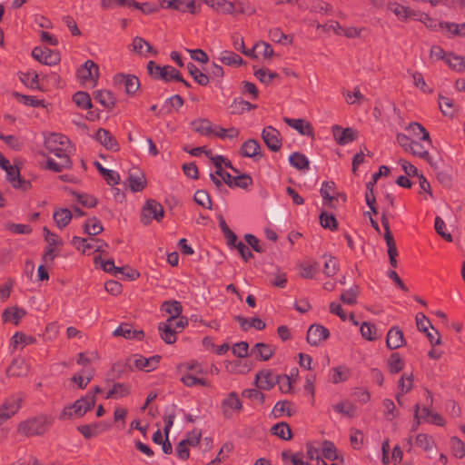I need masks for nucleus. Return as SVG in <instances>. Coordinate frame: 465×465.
I'll return each instance as SVG.
<instances>
[{"instance_id":"36","label":"nucleus","mask_w":465,"mask_h":465,"mask_svg":"<svg viewBox=\"0 0 465 465\" xmlns=\"http://www.w3.org/2000/svg\"><path fill=\"white\" fill-rule=\"evenodd\" d=\"M129 392V387L124 383H114L108 386L105 397L107 399H118L124 397Z\"/></svg>"},{"instance_id":"32","label":"nucleus","mask_w":465,"mask_h":465,"mask_svg":"<svg viewBox=\"0 0 465 465\" xmlns=\"http://www.w3.org/2000/svg\"><path fill=\"white\" fill-rule=\"evenodd\" d=\"M162 310L170 314V317L166 322H172L181 315L183 312V306L178 301H166L162 304Z\"/></svg>"},{"instance_id":"4","label":"nucleus","mask_w":465,"mask_h":465,"mask_svg":"<svg viewBox=\"0 0 465 465\" xmlns=\"http://www.w3.org/2000/svg\"><path fill=\"white\" fill-rule=\"evenodd\" d=\"M94 406V398L84 397L73 405L65 407L61 414L62 419L80 418Z\"/></svg>"},{"instance_id":"34","label":"nucleus","mask_w":465,"mask_h":465,"mask_svg":"<svg viewBox=\"0 0 465 465\" xmlns=\"http://www.w3.org/2000/svg\"><path fill=\"white\" fill-rule=\"evenodd\" d=\"M60 159L59 162H55L52 158H48L46 162V168L54 172L60 173L64 169H70L72 167V161L69 155H63V157H58Z\"/></svg>"},{"instance_id":"53","label":"nucleus","mask_w":465,"mask_h":465,"mask_svg":"<svg viewBox=\"0 0 465 465\" xmlns=\"http://www.w3.org/2000/svg\"><path fill=\"white\" fill-rule=\"evenodd\" d=\"M439 107L445 116L452 117L455 113L454 104L450 98L439 94Z\"/></svg>"},{"instance_id":"54","label":"nucleus","mask_w":465,"mask_h":465,"mask_svg":"<svg viewBox=\"0 0 465 465\" xmlns=\"http://www.w3.org/2000/svg\"><path fill=\"white\" fill-rule=\"evenodd\" d=\"M219 60L226 65H242L243 64L242 58L232 51H223Z\"/></svg>"},{"instance_id":"10","label":"nucleus","mask_w":465,"mask_h":465,"mask_svg":"<svg viewBox=\"0 0 465 465\" xmlns=\"http://www.w3.org/2000/svg\"><path fill=\"white\" fill-rule=\"evenodd\" d=\"M330 331L321 324H312L307 331L306 340L309 344L318 346L321 341L329 338Z\"/></svg>"},{"instance_id":"9","label":"nucleus","mask_w":465,"mask_h":465,"mask_svg":"<svg viewBox=\"0 0 465 465\" xmlns=\"http://www.w3.org/2000/svg\"><path fill=\"white\" fill-rule=\"evenodd\" d=\"M280 135V132L272 126L264 127L262 132V138L264 143L272 152H278L282 148Z\"/></svg>"},{"instance_id":"60","label":"nucleus","mask_w":465,"mask_h":465,"mask_svg":"<svg viewBox=\"0 0 465 465\" xmlns=\"http://www.w3.org/2000/svg\"><path fill=\"white\" fill-rule=\"evenodd\" d=\"M74 195H75L77 201L84 206L87 208H94L97 205L98 200L93 195H89L86 193H80L76 192H72Z\"/></svg>"},{"instance_id":"31","label":"nucleus","mask_w":465,"mask_h":465,"mask_svg":"<svg viewBox=\"0 0 465 465\" xmlns=\"http://www.w3.org/2000/svg\"><path fill=\"white\" fill-rule=\"evenodd\" d=\"M114 375L117 376H130L134 372L133 358H127L124 361H117L112 367Z\"/></svg>"},{"instance_id":"24","label":"nucleus","mask_w":465,"mask_h":465,"mask_svg":"<svg viewBox=\"0 0 465 465\" xmlns=\"http://www.w3.org/2000/svg\"><path fill=\"white\" fill-rule=\"evenodd\" d=\"M239 153L242 157L254 158L256 156H262L261 145L255 139H248L245 141L239 151Z\"/></svg>"},{"instance_id":"19","label":"nucleus","mask_w":465,"mask_h":465,"mask_svg":"<svg viewBox=\"0 0 465 465\" xmlns=\"http://www.w3.org/2000/svg\"><path fill=\"white\" fill-rule=\"evenodd\" d=\"M332 133L337 143L340 145H345L357 139V131L350 127L342 128L339 125H333Z\"/></svg>"},{"instance_id":"51","label":"nucleus","mask_w":465,"mask_h":465,"mask_svg":"<svg viewBox=\"0 0 465 465\" xmlns=\"http://www.w3.org/2000/svg\"><path fill=\"white\" fill-rule=\"evenodd\" d=\"M446 64L456 72H463L464 70V57L457 55L453 53H449L446 58Z\"/></svg>"},{"instance_id":"52","label":"nucleus","mask_w":465,"mask_h":465,"mask_svg":"<svg viewBox=\"0 0 465 465\" xmlns=\"http://www.w3.org/2000/svg\"><path fill=\"white\" fill-rule=\"evenodd\" d=\"M13 96L26 105L33 107H45V100L37 99L35 96L22 94L18 92H13Z\"/></svg>"},{"instance_id":"23","label":"nucleus","mask_w":465,"mask_h":465,"mask_svg":"<svg viewBox=\"0 0 465 465\" xmlns=\"http://www.w3.org/2000/svg\"><path fill=\"white\" fill-rule=\"evenodd\" d=\"M114 336H121L125 339H136L142 341L144 337L143 331L132 330V325L127 322L120 324V326L113 332Z\"/></svg>"},{"instance_id":"22","label":"nucleus","mask_w":465,"mask_h":465,"mask_svg":"<svg viewBox=\"0 0 465 465\" xmlns=\"http://www.w3.org/2000/svg\"><path fill=\"white\" fill-rule=\"evenodd\" d=\"M387 347L391 350H396L405 344V339L402 331L394 326L391 328L386 337Z\"/></svg>"},{"instance_id":"61","label":"nucleus","mask_w":465,"mask_h":465,"mask_svg":"<svg viewBox=\"0 0 465 465\" xmlns=\"http://www.w3.org/2000/svg\"><path fill=\"white\" fill-rule=\"evenodd\" d=\"M254 75L264 84H269L272 80L280 77L276 72H271L266 68H260L254 72Z\"/></svg>"},{"instance_id":"39","label":"nucleus","mask_w":465,"mask_h":465,"mask_svg":"<svg viewBox=\"0 0 465 465\" xmlns=\"http://www.w3.org/2000/svg\"><path fill=\"white\" fill-rule=\"evenodd\" d=\"M73 217V213L67 208H61L54 213V220L56 225L63 229L68 225Z\"/></svg>"},{"instance_id":"6","label":"nucleus","mask_w":465,"mask_h":465,"mask_svg":"<svg viewBox=\"0 0 465 465\" xmlns=\"http://www.w3.org/2000/svg\"><path fill=\"white\" fill-rule=\"evenodd\" d=\"M414 419L417 420V424L427 422L438 426L445 425L444 418L426 406L420 408L419 405H416L414 410Z\"/></svg>"},{"instance_id":"40","label":"nucleus","mask_w":465,"mask_h":465,"mask_svg":"<svg viewBox=\"0 0 465 465\" xmlns=\"http://www.w3.org/2000/svg\"><path fill=\"white\" fill-rule=\"evenodd\" d=\"M289 162L292 166L300 171L308 170L310 166L308 158L303 153L299 152L292 153L289 157Z\"/></svg>"},{"instance_id":"16","label":"nucleus","mask_w":465,"mask_h":465,"mask_svg":"<svg viewBox=\"0 0 465 465\" xmlns=\"http://www.w3.org/2000/svg\"><path fill=\"white\" fill-rule=\"evenodd\" d=\"M242 405L238 396L232 392L223 401L222 411L225 418L230 419L235 413L239 412Z\"/></svg>"},{"instance_id":"38","label":"nucleus","mask_w":465,"mask_h":465,"mask_svg":"<svg viewBox=\"0 0 465 465\" xmlns=\"http://www.w3.org/2000/svg\"><path fill=\"white\" fill-rule=\"evenodd\" d=\"M186 67L190 75L199 85L206 86L209 84L208 75L201 72L193 63H188Z\"/></svg>"},{"instance_id":"64","label":"nucleus","mask_w":465,"mask_h":465,"mask_svg":"<svg viewBox=\"0 0 465 465\" xmlns=\"http://www.w3.org/2000/svg\"><path fill=\"white\" fill-rule=\"evenodd\" d=\"M269 37L275 43L282 44L284 41H288L291 44L292 42V36L283 34L280 28L271 29L269 31Z\"/></svg>"},{"instance_id":"63","label":"nucleus","mask_w":465,"mask_h":465,"mask_svg":"<svg viewBox=\"0 0 465 465\" xmlns=\"http://www.w3.org/2000/svg\"><path fill=\"white\" fill-rule=\"evenodd\" d=\"M434 227L436 232L442 237L446 242H451L453 241L452 235L450 232H446V225L444 221L440 217L437 216L435 218Z\"/></svg>"},{"instance_id":"57","label":"nucleus","mask_w":465,"mask_h":465,"mask_svg":"<svg viewBox=\"0 0 465 465\" xmlns=\"http://www.w3.org/2000/svg\"><path fill=\"white\" fill-rule=\"evenodd\" d=\"M450 446L452 454L456 458L462 459L463 457H465V444L460 439L457 437H451L450 440Z\"/></svg>"},{"instance_id":"41","label":"nucleus","mask_w":465,"mask_h":465,"mask_svg":"<svg viewBox=\"0 0 465 465\" xmlns=\"http://www.w3.org/2000/svg\"><path fill=\"white\" fill-rule=\"evenodd\" d=\"M387 366L390 371V374H398L404 367V361L398 352H393L390 355L387 361Z\"/></svg>"},{"instance_id":"26","label":"nucleus","mask_w":465,"mask_h":465,"mask_svg":"<svg viewBox=\"0 0 465 465\" xmlns=\"http://www.w3.org/2000/svg\"><path fill=\"white\" fill-rule=\"evenodd\" d=\"M182 413V411L174 405L167 406L163 412V433L164 436L168 437L170 430L173 424L175 418Z\"/></svg>"},{"instance_id":"43","label":"nucleus","mask_w":465,"mask_h":465,"mask_svg":"<svg viewBox=\"0 0 465 465\" xmlns=\"http://www.w3.org/2000/svg\"><path fill=\"white\" fill-rule=\"evenodd\" d=\"M19 79L31 89H39V76L35 71L19 73Z\"/></svg>"},{"instance_id":"29","label":"nucleus","mask_w":465,"mask_h":465,"mask_svg":"<svg viewBox=\"0 0 465 465\" xmlns=\"http://www.w3.org/2000/svg\"><path fill=\"white\" fill-rule=\"evenodd\" d=\"M26 315V311L17 306L6 308L3 313L2 318L5 322H12L15 325H18L22 318Z\"/></svg>"},{"instance_id":"25","label":"nucleus","mask_w":465,"mask_h":465,"mask_svg":"<svg viewBox=\"0 0 465 465\" xmlns=\"http://www.w3.org/2000/svg\"><path fill=\"white\" fill-rule=\"evenodd\" d=\"M93 95L94 100L107 110H112L115 106V97L109 90H96L93 93Z\"/></svg>"},{"instance_id":"30","label":"nucleus","mask_w":465,"mask_h":465,"mask_svg":"<svg viewBox=\"0 0 465 465\" xmlns=\"http://www.w3.org/2000/svg\"><path fill=\"white\" fill-rule=\"evenodd\" d=\"M256 108V104H252L241 97L233 99L232 103L229 106L230 114L237 115L242 114L246 111H251Z\"/></svg>"},{"instance_id":"14","label":"nucleus","mask_w":465,"mask_h":465,"mask_svg":"<svg viewBox=\"0 0 465 465\" xmlns=\"http://www.w3.org/2000/svg\"><path fill=\"white\" fill-rule=\"evenodd\" d=\"M297 381L298 380H255V384L257 388L266 390L278 383L282 391L291 392L293 391Z\"/></svg>"},{"instance_id":"37","label":"nucleus","mask_w":465,"mask_h":465,"mask_svg":"<svg viewBox=\"0 0 465 465\" xmlns=\"http://www.w3.org/2000/svg\"><path fill=\"white\" fill-rule=\"evenodd\" d=\"M410 153H411L414 156L427 161L434 170L438 169L437 166L432 163L428 150H426L424 146L419 142L413 141Z\"/></svg>"},{"instance_id":"12","label":"nucleus","mask_w":465,"mask_h":465,"mask_svg":"<svg viewBox=\"0 0 465 465\" xmlns=\"http://www.w3.org/2000/svg\"><path fill=\"white\" fill-rule=\"evenodd\" d=\"M132 358L134 370L137 369L147 372L155 370L161 360L160 355H153L150 358H145L140 354H134Z\"/></svg>"},{"instance_id":"50","label":"nucleus","mask_w":465,"mask_h":465,"mask_svg":"<svg viewBox=\"0 0 465 465\" xmlns=\"http://www.w3.org/2000/svg\"><path fill=\"white\" fill-rule=\"evenodd\" d=\"M194 202L203 208L212 210L213 203L209 193L206 190H197L193 195Z\"/></svg>"},{"instance_id":"47","label":"nucleus","mask_w":465,"mask_h":465,"mask_svg":"<svg viewBox=\"0 0 465 465\" xmlns=\"http://www.w3.org/2000/svg\"><path fill=\"white\" fill-rule=\"evenodd\" d=\"M407 130L411 131L413 135H419L421 134L422 135L420 139L423 142H427L430 145H431L432 141L430 139L429 132L420 123H411L407 127Z\"/></svg>"},{"instance_id":"5","label":"nucleus","mask_w":465,"mask_h":465,"mask_svg":"<svg viewBox=\"0 0 465 465\" xmlns=\"http://www.w3.org/2000/svg\"><path fill=\"white\" fill-rule=\"evenodd\" d=\"M48 423V418L42 415L22 422L19 425L18 430L25 435H38L44 433Z\"/></svg>"},{"instance_id":"15","label":"nucleus","mask_w":465,"mask_h":465,"mask_svg":"<svg viewBox=\"0 0 465 465\" xmlns=\"http://www.w3.org/2000/svg\"><path fill=\"white\" fill-rule=\"evenodd\" d=\"M381 222V224L385 231L384 239H385L386 244L388 246V255H389V257H397L398 250H397L394 237L390 229L389 219L387 217V211L385 209L382 210Z\"/></svg>"},{"instance_id":"45","label":"nucleus","mask_w":465,"mask_h":465,"mask_svg":"<svg viewBox=\"0 0 465 465\" xmlns=\"http://www.w3.org/2000/svg\"><path fill=\"white\" fill-rule=\"evenodd\" d=\"M192 125L194 126L195 132L202 135L210 136L213 134L212 123L208 119H197L192 122Z\"/></svg>"},{"instance_id":"35","label":"nucleus","mask_w":465,"mask_h":465,"mask_svg":"<svg viewBox=\"0 0 465 465\" xmlns=\"http://www.w3.org/2000/svg\"><path fill=\"white\" fill-rule=\"evenodd\" d=\"M171 322H160L158 331L161 333V338L167 344H173L176 341V331L171 328Z\"/></svg>"},{"instance_id":"48","label":"nucleus","mask_w":465,"mask_h":465,"mask_svg":"<svg viewBox=\"0 0 465 465\" xmlns=\"http://www.w3.org/2000/svg\"><path fill=\"white\" fill-rule=\"evenodd\" d=\"M319 219L321 225L324 229H329L331 231H336L338 229V221L332 213L322 212Z\"/></svg>"},{"instance_id":"13","label":"nucleus","mask_w":465,"mask_h":465,"mask_svg":"<svg viewBox=\"0 0 465 465\" xmlns=\"http://www.w3.org/2000/svg\"><path fill=\"white\" fill-rule=\"evenodd\" d=\"M172 65L161 66L154 61L151 60L146 64V69L149 76L153 80H163L166 83L170 82L169 75L171 74L170 69Z\"/></svg>"},{"instance_id":"42","label":"nucleus","mask_w":465,"mask_h":465,"mask_svg":"<svg viewBox=\"0 0 465 465\" xmlns=\"http://www.w3.org/2000/svg\"><path fill=\"white\" fill-rule=\"evenodd\" d=\"M439 28L446 32L448 38H453L455 36L462 37L460 24L442 21L439 23Z\"/></svg>"},{"instance_id":"2","label":"nucleus","mask_w":465,"mask_h":465,"mask_svg":"<svg viewBox=\"0 0 465 465\" xmlns=\"http://www.w3.org/2000/svg\"><path fill=\"white\" fill-rule=\"evenodd\" d=\"M164 217L163 205L154 199H148L141 211V223L149 225L153 220L161 222Z\"/></svg>"},{"instance_id":"1","label":"nucleus","mask_w":465,"mask_h":465,"mask_svg":"<svg viewBox=\"0 0 465 465\" xmlns=\"http://www.w3.org/2000/svg\"><path fill=\"white\" fill-rule=\"evenodd\" d=\"M178 370L181 373L183 372L182 378H196L198 374L212 376L219 374V369L215 365L196 361L182 363L178 366Z\"/></svg>"},{"instance_id":"44","label":"nucleus","mask_w":465,"mask_h":465,"mask_svg":"<svg viewBox=\"0 0 465 465\" xmlns=\"http://www.w3.org/2000/svg\"><path fill=\"white\" fill-rule=\"evenodd\" d=\"M135 0H101V7L104 10L115 7H133L136 6Z\"/></svg>"},{"instance_id":"59","label":"nucleus","mask_w":465,"mask_h":465,"mask_svg":"<svg viewBox=\"0 0 465 465\" xmlns=\"http://www.w3.org/2000/svg\"><path fill=\"white\" fill-rule=\"evenodd\" d=\"M272 432L282 440H290L292 438V431L288 424L279 422L272 428Z\"/></svg>"},{"instance_id":"7","label":"nucleus","mask_w":465,"mask_h":465,"mask_svg":"<svg viewBox=\"0 0 465 465\" xmlns=\"http://www.w3.org/2000/svg\"><path fill=\"white\" fill-rule=\"evenodd\" d=\"M32 56L34 59L45 65H55L61 60L60 54L48 47H35L32 50Z\"/></svg>"},{"instance_id":"58","label":"nucleus","mask_w":465,"mask_h":465,"mask_svg":"<svg viewBox=\"0 0 465 465\" xmlns=\"http://www.w3.org/2000/svg\"><path fill=\"white\" fill-rule=\"evenodd\" d=\"M300 275L305 279H312L314 275L319 272V263L314 262L313 263H302Z\"/></svg>"},{"instance_id":"18","label":"nucleus","mask_w":465,"mask_h":465,"mask_svg":"<svg viewBox=\"0 0 465 465\" xmlns=\"http://www.w3.org/2000/svg\"><path fill=\"white\" fill-rule=\"evenodd\" d=\"M127 183L132 192H142L147 185L144 173L137 168H134L129 172Z\"/></svg>"},{"instance_id":"20","label":"nucleus","mask_w":465,"mask_h":465,"mask_svg":"<svg viewBox=\"0 0 465 465\" xmlns=\"http://www.w3.org/2000/svg\"><path fill=\"white\" fill-rule=\"evenodd\" d=\"M95 139L107 150L117 152L120 149L115 137L106 129L99 128L95 134Z\"/></svg>"},{"instance_id":"28","label":"nucleus","mask_w":465,"mask_h":465,"mask_svg":"<svg viewBox=\"0 0 465 465\" xmlns=\"http://www.w3.org/2000/svg\"><path fill=\"white\" fill-rule=\"evenodd\" d=\"M274 354V351L271 345L264 342L256 343L251 350L250 355H255L260 361H269Z\"/></svg>"},{"instance_id":"33","label":"nucleus","mask_w":465,"mask_h":465,"mask_svg":"<svg viewBox=\"0 0 465 465\" xmlns=\"http://www.w3.org/2000/svg\"><path fill=\"white\" fill-rule=\"evenodd\" d=\"M321 457L322 458V460L326 459L331 461H334V460H340V462L344 461L343 458L340 457V455L338 454L334 444L328 440H325L322 442V449H321Z\"/></svg>"},{"instance_id":"56","label":"nucleus","mask_w":465,"mask_h":465,"mask_svg":"<svg viewBox=\"0 0 465 465\" xmlns=\"http://www.w3.org/2000/svg\"><path fill=\"white\" fill-rule=\"evenodd\" d=\"M415 443L418 447L421 448L425 451H430L435 446L434 439L431 436L424 433L417 435Z\"/></svg>"},{"instance_id":"11","label":"nucleus","mask_w":465,"mask_h":465,"mask_svg":"<svg viewBox=\"0 0 465 465\" xmlns=\"http://www.w3.org/2000/svg\"><path fill=\"white\" fill-rule=\"evenodd\" d=\"M76 76L83 82L93 80L96 83L99 78V66L94 61L87 60L77 69Z\"/></svg>"},{"instance_id":"21","label":"nucleus","mask_w":465,"mask_h":465,"mask_svg":"<svg viewBox=\"0 0 465 465\" xmlns=\"http://www.w3.org/2000/svg\"><path fill=\"white\" fill-rule=\"evenodd\" d=\"M283 121L286 124L295 129L300 134L312 137L314 130L312 125L303 119H292L284 117Z\"/></svg>"},{"instance_id":"17","label":"nucleus","mask_w":465,"mask_h":465,"mask_svg":"<svg viewBox=\"0 0 465 465\" xmlns=\"http://www.w3.org/2000/svg\"><path fill=\"white\" fill-rule=\"evenodd\" d=\"M92 241L94 242H95V245L88 243L87 240L85 238H82V237H79V236H74L72 241H71V243L74 246H75V248L78 251H82V252H85L86 250L92 249L94 247H95V252H104L103 248L108 246V243L106 242H104V240H102V239L93 238Z\"/></svg>"},{"instance_id":"49","label":"nucleus","mask_w":465,"mask_h":465,"mask_svg":"<svg viewBox=\"0 0 465 465\" xmlns=\"http://www.w3.org/2000/svg\"><path fill=\"white\" fill-rule=\"evenodd\" d=\"M73 101L82 109H91L93 107L91 97L86 92H76L73 95Z\"/></svg>"},{"instance_id":"55","label":"nucleus","mask_w":465,"mask_h":465,"mask_svg":"<svg viewBox=\"0 0 465 465\" xmlns=\"http://www.w3.org/2000/svg\"><path fill=\"white\" fill-rule=\"evenodd\" d=\"M360 293V287L358 285L352 286L350 290L342 292L340 300L348 305H354L357 303V297Z\"/></svg>"},{"instance_id":"62","label":"nucleus","mask_w":465,"mask_h":465,"mask_svg":"<svg viewBox=\"0 0 465 465\" xmlns=\"http://www.w3.org/2000/svg\"><path fill=\"white\" fill-rule=\"evenodd\" d=\"M377 328L375 324L371 322H363L361 326V333L362 337L368 341H374L377 339L376 336Z\"/></svg>"},{"instance_id":"46","label":"nucleus","mask_w":465,"mask_h":465,"mask_svg":"<svg viewBox=\"0 0 465 465\" xmlns=\"http://www.w3.org/2000/svg\"><path fill=\"white\" fill-rule=\"evenodd\" d=\"M84 231L88 235L96 236L104 231V227L96 217H93L84 224Z\"/></svg>"},{"instance_id":"3","label":"nucleus","mask_w":465,"mask_h":465,"mask_svg":"<svg viewBox=\"0 0 465 465\" xmlns=\"http://www.w3.org/2000/svg\"><path fill=\"white\" fill-rule=\"evenodd\" d=\"M70 146V141L67 136L61 134H51L45 140V147L48 153H54L56 157L68 155L67 149Z\"/></svg>"},{"instance_id":"27","label":"nucleus","mask_w":465,"mask_h":465,"mask_svg":"<svg viewBox=\"0 0 465 465\" xmlns=\"http://www.w3.org/2000/svg\"><path fill=\"white\" fill-rule=\"evenodd\" d=\"M9 378H22L27 375V365L24 359H15L6 370Z\"/></svg>"},{"instance_id":"8","label":"nucleus","mask_w":465,"mask_h":465,"mask_svg":"<svg viewBox=\"0 0 465 465\" xmlns=\"http://www.w3.org/2000/svg\"><path fill=\"white\" fill-rule=\"evenodd\" d=\"M114 83L124 85L128 95H134L140 88V81L134 74H117L114 76Z\"/></svg>"}]
</instances>
